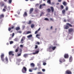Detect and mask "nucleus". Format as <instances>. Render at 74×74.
Returning a JSON list of instances; mask_svg holds the SVG:
<instances>
[{
    "label": "nucleus",
    "mask_w": 74,
    "mask_h": 74,
    "mask_svg": "<svg viewBox=\"0 0 74 74\" xmlns=\"http://www.w3.org/2000/svg\"><path fill=\"white\" fill-rule=\"evenodd\" d=\"M19 51H20V53H21V52L22 51V49H20Z\"/></svg>",
    "instance_id": "4d7b16f0"
},
{
    "label": "nucleus",
    "mask_w": 74,
    "mask_h": 74,
    "mask_svg": "<svg viewBox=\"0 0 74 74\" xmlns=\"http://www.w3.org/2000/svg\"><path fill=\"white\" fill-rule=\"evenodd\" d=\"M7 6L6 5H5L4 7V9H7Z\"/></svg>",
    "instance_id": "e433bc0d"
},
{
    "label": "nucleus",
    "mask_w": 74,
    "mask_h": 74,
    "mask_svg": "<svg viewBox=\"0 0 74 74\" xmlns=\"http://www.w3.org/2000/svg\"><path fill=\"white\" fill-rule=\"evenodd\" d=\"M32 23V21H29V22H28V24H30Z\"/></svg>",
    "instance_id": "2f4dec72"
},
{
    "label": "nucleus",
    "mask_w": 74,
    "mask_h": 74,
    "mask_svg": "<svg viewBox=\"0 0 74 74\" xmlns=\"http://www.w3.org/2000/svg\"><path fill=\"white\" fill-rule=\"evenodd\" d=\"M4 17V15L3 14H2L0 15V18L1 19Z\"/></svg>",
    "instance_id": "f3484780"
},
{
    "label": "nucleus",
    "mask_w": 74,
    "mask_h": 74,
    "mask_svg": "<svg viewBox=\"0 0 74 74\" xmlns=\"http://www.w3.org/2000/svg\"><path fill=\"white\" fill-rule=\"evenodd\" d=\"M41 7H42V5H40L39 8L40 9H41Z\"/></svg>",
    "instance_id": "3c124183"
},
{
    "label": "nucleus",
    "mask_w": 74,
    "mask_h": 74,
    "mask_svg": "<svg viewBox=\"0 0 74 74\" xmlns=\"http://www.w3.org/2000/svg\"><path fill=\"white\" fill-rule=\"evenodd\" d=\"M21 53H20L18 54V55H17V56H18V57L21 56Z\"/></svg>",
    "instance_id": "7c9ffc66"
},
{
    "label": "nucleus",
    "mask_w": 74,
    "mask_h": 74,
    "mask_svg": "<svg viewBox=\"0 0 74 74\" xmlns=\"http://www.w3.org/2000/svg\"><path fill=\"white\" fill-rule=\"evenodd\" d=\"M14 33H13L12 35V37H14Z\"/></svg>",
    "instance_id": "5fc2aeb1"
},
{
    "label": "nucleus",
    "mask_w": 74,
    "mask_h": 74,
    "mask_svg": "<svg viewBox=\"0 0 74 74\" xmlns=\"http://www.w3.org/2000/svg\"><path fill=\"white\" fill-rule=\"evenodd\" d=\"M50 20H51V21H53V19L51 18H50Z\"/></svg>",
    "instance_id": "338daca9"
},
{
    "label": "nucleus",
    "mask_w": 74,
    "mask_h": 74,
    "mask_svg": "<svg viewBox=\"0 0 74 74\" xmlns=\"http://www.w3.org/2000/svg\"><path fill=\"white\" fill-rule=\"evenodd\" d=\"M27 71V69L25 67H23L22 69V72L23 73H26Z\"/></svg>",
    "instance_id": "20e7f679"
},
{
    "label": "nucleus",
    "mask_w": 74,
    "mask_h": 74,
    "mask_svg": "<svg viewBox=\"0 0 74 74\" xmlns=\"http://www.w3.org/2000/svg\"><path fill=\"white\" fill-rule=\"evenodd\" d=\"M28 56V54H24L23 56L24 57L26 58L27 57V56Z\"/></svg>",
    "instance_id": "a211bd4d"
},
{
    "label": "nucleus",
    "mask_w": 74,
    "mask_h": 74,
    "mask_svg": "<svg viewBox=\"0 0 74 74\" xmlns=\"http://www.w3.org/2000/svg\"><path fill=\"white\" fill-rule=\"evenodd\" d=\"M38 46L37 45H35V49H37L38 48Z\"/></svg>",
    "instance_id": "58836bf2"
},
{
    "label": "nucleus",
    "mask_w": 74,
    "mask_h": 74,
    "mask_svg": "<svg viewBox=\"0 0 74 74\" xmlns=\"http://www.w3.org/2000/svg\"><path fill=\"white\" fill-rule=\"evenodd\" d=\"M27 16V13L26 12H25L24 13V14H23V17H25Z\"/></svg>",
    "instance_id": "4468645a"
},
{
    "label": "nucleus",
    "mask_w": 74,
    "mask_h": 74,
    "mask_svg": "<svg viewBox=\"0 0 74 74\" xmlns=\"http://www.w3.org/2000/svg\"><path fill=\"white\" fill-rule=\"evenodd\" d=\"M20 29V28L19 27H16V30H18Z\"/></svg>",
    "instance_id": "412c9836"
},
{
    "label": "nucleus",
    "mask_w": 74,
    "mask_h": 74,
    "mask_svg": "<svg viewBox=\"0 0 74 74\" xmlns=\"http://www.w3.org/2000/svg\"><path fill=\"white\" fill-rule=\"evenodd\" d=\"M4 54H2L1 56V60L3 61V62L4 61V59L3 58H4Z\"/></svg>",
    "instance_id": "6e6552de"
},
{
    "label": "nucleus",
    "mask_w": 74,
    "mask_h": 74,
    "mask_svg": "<svg viewBox=\"0 0 74 74\" xmlns=\"http://www.w3.org/2000/svg\"><path fill=\"white\" fill-rule=\"evenodd\" d=\"M3 11L4 12H5L6 11V10L5 9H3Z\"/></svg>",
    "instance_id": "09e8293b"
},
{
    "label": "nucleus",
    "mask_w": 74,
    "mask_h": 74,
    "mask_svg": "<svg viewBox=\"0 0 74 74\" xmlns=\"http://www.w3.org/2000/svg\"><path fill=\"white\" fill-rule=\"evenodd\" d=\"M60 7L62 9H63L64 8V7H63V5H61Z\"/></svg>",
    "instance_id": "a19ab883"
},
{
    "label": "nucleus",
    "mask_w": 74,
    "mask_h": 74,
    "mask_svg": "<svg viewBox=\"0 0 74 74\" xmlns=\"http://www.w3.org/2000/svg\"><path fill=\"white\" fill-rule=\"evenodd\" d=\"M73 29L72 28H69L68 30V31H69V32H72L73 31Z\"/></svg>",
    "instance_id": "f8f14e48"
},
{
    "label": "nucleus",
    "mask_w": 74,
    "mask_h": 74,
    "mask_svg": "<svg viewBox=\"0 0 74 74\" xmlns=\"http://www.w3.org/2000/svg\"><path fill=\"white\" fill-rule=\"evenodd\" d=\"M44 20L46 21H49V19H48L47 18H45L44 19Z\"/></svg>",
    "instance_id": "473e14b6"
},
{
    "label": "nucleus",
    "mask_w": 74,
    "mask_h": 74,
    "mask_svg": "<svg viewBox=\"0 0 74 74\" xmlns=\"http://www.w3.org/2000/svg\"><path fill=\"white\" fill-rule=\"evenodd\" d=\"M37 69V68L36 67L35 68L32 69V70H36Z\"/></svg>",
    "instance_id": "f704fd0d"
},
{
    "label": "nucleus",
    "mask_w": 74,
    "mask_h": 74,
    "mask_svg": "<svg viewBox=\"0 0 74 74\" xmlns=\"http://www.w3.org/2000/svg\"><path fill=\"white\" fill-rule=\"evenodd\" d=\"M38 51H35V53H33V55H35L38 53L39 51V49H38Z\"/></svg>",
    "instance_id": "9d476101"
},
{
    "label": "nucleus",
    "mask_w": 74,
    "mask_h": 74,
    "mask_svg": "<svg viewBox=\"0 0 74 74\" xmlns=\"http://www.w3.org/2000/svg\"><path fill=\"white\" fill-rule=\"evenodd\" d=\"M65 13V10H62V14H64Z\"/></svg>",
    "instance_id": "5701e85b"
},
{
    "label": "nucleus",
    "mask_w": 74,
    "mask_h": 74,
    "mask_svg": "<svg viewBox=\"0 0 74 74\" xmlns=\"http://www.w3.org/2000/svg\"><path fill=\"white\" fill-rule=\"evenodd\" d=\"M5 61H6V62H8V58H7V57H5Z\"/></svg>",
    "instance_id": "c85d7f7f"
},
{
    "label": "nucleus",
    "mask_w": 74,
    "mask_h": 74,
    "mask_svg": "<svg viewBox=\"0 0 74 74\" xmlns=\"http://www.w3.org/2000/svg\"><path fill=\"white\" fill-rule=\"evenodd\" d=\"M54 10L53 7H50V9L49 8L47 9V12H50L51 10V12H52L53 13L54 12Z\"/></svg>",
    "instance_id": "f03ea898"
},
{
    "label": "nucleus",
    "mask_w": 74,
    "mask_h": 74,
    "mask_svg": "<svg viewBox=\"0 0 74 74\" xmlns=\"http://www.w3.org/2000/svg\"><path fill=\"white\" fill-rule=\"evenodd\" d=\"M30 65L31 68H33L35 67V64L33 63L30 64Z\"/></svg>",
    "instance_id": "ddd939ff"
},
{
    "label": "nucleus",
    "mask_w": 74,
    "mask_h": 74,
    "mask_svg": "<svg viewBox=\"0 0 74 74\" xmlns=\"http://www.w3.org/2000/svg\"><path fill=\"white\" fill-rule=\"evenodd\" d=\"M25 39V36H23L22 38L21 39V44H23L24 42V40Z\"/></svg>",
    "instance_id": "39448f33"
},
{
    "label": "nucleus",
    "mask_w": 74,
    "mask_h": 74,
    "mask_svg": "<svg viewBox=\"0 0 74 74\" xmlns=\"http://www.w3.org/2000/svg\"><path fill=\"white\" fill-rule=\"evenodd\" d=\"M71 21V19H69L68 20H67V21H68V22H70Z\"/></svg>",
    "instance_id": "6e6d98bb"
},
{
    "label": "nucleus",
    "mask_w": 74,
    "mask_h": 74,
    "mask_svg": "<svg viewBox=\"0 0 74 74\" xmlns=\"http://www.w3.org/2000/svg\"><path fill=\"white\" fill-rule=\"evenodd\" d=\"M14 41H18V39L17 38H15L14 39Z\"/></svg>",
    "instance_id": "de8ad7c7"
},
{
    "label": "nucleus",
    "mask_w": 74,
    "mask_h": 74,
    "mask_svg": "<svg viewBox=\"0 0 74 74\" xmlns=\"http://www.w3.org/2000/svg\"><path fill=\"white\" fill-rule=\"evenodd\" d=\"M40 30V28H39L37 30V31H39V30Z\"/></svg>",
    "instance_id": "69168bd1"
},
{
    "label": "nucleus",
    "mask_w": 74,
    "mask_h": 74,
    "mask_svg": "<svg viewBox=\"0 0 74 74\" xmlns=\"http://www.w3.org/2000/svg\"><path fill=\"white\" fill-rule=\"evenodd\" d=\"M47 3H49V4H51V0H48L47 1Z\"/></svg>",
    "instance_id": "aec40b11"
},
{
    "label": "nucleus",
    "mask_w": 74,
    "mask_h": 74,
    "mask_svg": "<svg viewBox=\"0 0 74 74\" xmlns=\"http://www.w3.org/2000/svg\"><path fill=\"white\" fill-rule=\"evenodd\" d=\"M12 0H9V2L10 4H11L12 3Z\"/></svg>",
    "instance_id": "79ce46f5"
},
{
    "label": "nucleus",
    "mask_w": 74,
    "mask_h": 74,
    "mask_svg": "<svg viewBox=\"0 0 74 74\" xmlns=\"http://www.w3.org/2000/svg\"><path fill=\"white\" fill-rule=\"evenodd\" d=\"M64 22H66V20L65 19H64Z\"/></svg>",
    "instance_id": "774afa93"
},
{
    "label": "nucleus",
    "mask_w": 74,
    "mask_h": 74,
    "mask_svg": "<svg viewBox=\"0 0 74 74\" xmlns=\"http://www.w3.org/2000/svg\"><path fill=\"white\" fill-rule=\"evenodd\" d=\"M34 27V25L33 24H32L31 25V27L32 28H33Z\"/></svg>",
    "instance_id": "cd10ccee"
},
{
    "label": "nucleus",
    "mask_w": 74,
    "mask_h": 74,
    "mask_svg": "<svg viewBox=\"0 0 74 74\" xmlns=\"http://www.w3.org/2000/svg\"><path fill=\"white\" fill-rule=\"evenodd\" d=\"M46 64V63L45 62L43 63V65H45Z\"/></svg>",
    "instance_id": "49530a36"
},
{
    "label": "nucleus",
    "mask_w": 74,
    "mask_h": 74,
    "mask_svg": "<svg viewBox=\"0 0 74 74\" xmlns=\"http://www.w3.org/2000/svg\"><path fill=\"white\" fill-rule=\"evenodd\" d=\"M38 31H36V32H35V34H36L38 32Z\"/></svg>",
    "instance_id": "864d4df0"
},
{
    "label": "nucleus",
    "mask_w": 74,
    "mask_h": 74,
    "mask_svg": "<svg viewBox=\"0 0 74 74\" xmlns=\"http://www.w3.org/2000/svg\"><path fill=\"white\" fill-rule=\"evenodd\" d=\"M40 36V35L39 34H37L36 35V37H37L38 36Z\"/></svg>",
    "instance_id": "052dcab7"
},
{
    "label": "nucleus",
    "mask_w": 74,
    "mask_h": 74,
    "mask_svg": "<svg viewBox=\"0 0 74 74\" xmlns=\"http://www.w3.org/2000/svg\"><path fill=\"white\" fill-rule=\"evenodd\" d=\"M13 42H13V41H10V44H12L13 43Z\"/></svg>",
    "instance_id": "37998d69"
},
{
    "label": "nucleus",
    "mask_w": 74,
    "mask_h": 74,
    "mask_svg": "<svg viewBox=\"0 0 74 74\" xmlns=\"http://www.w3.org/2000/svg\"><path fill=\"white\" fill-rule=\"evenodd\" d=\"M59 61H60V63H62V62H63L61 59H60V60Z\"/></svg>",
    "instance_id": "c03bdc74"
},
{
    "label": "nucleus",
    "mask_w": 74,
    "mask_h": 74,
    "mask_svg": "<svg viewBox=\"0 0 74 74\" xmlns=\"http://www.w3.org/2000/svg\"><path fill=\"white\" fill-rule=\"evenodd\" d=\"M17 33L21 34V31H18L17 32Z\"/></svg>",
    "instance_id": "a18cd8bd"
},
{
    "label": "nucleus",
    "mask_w": 74,
    "mask_h": 74,
    "mask_svg": "<svg viewBox=\"0 0 74 74\" xmlns=\"http://www.w3.org/2000/svg\"><path fill=\"white\" fill-rule=\"evenodd\" d=\"M21 60H22L21 59H20L18 60V62H20L21 61Z\"/></svg>",
    "instance_id": "4c0bfd02"
},
{
    "label": "nucleus",
    "mask_w": 74,
    "mask_h": 74,
    "mask_svg": "<svg viewBox=\"0 0 74 74\" xmlns=\"http://www.w3.org/2000/svg\"><path fill=\"white\" fill-rule=\"evenodd\" d=\"M11 29H12L11 28V27H9V28H8V30L9 32H10L11 30Z\"/></svg>",
    "instance_id": "c9c22d12"
},
{
    "label": "nucleus",
    "mask_w": 74,
    "mask_h": 74,
    "mask_svg": "<svg viewBox=\"0 0 74 74\" xmlns=\"http://www.w3.org/2000/svg\"><path fill=\"white\" fill-rule=\"evenodd\" d=\"M32 69H29V71L30 72H33V70H32Z\"/></svg>",
    "instance_id": "c756f323"
},
{
    "label": "nucleus",
    "mask_w": 74,
    "mask_h": 74,
    "mask_svg": "<svg viewBox=\"0 0 74 74\" xmlns=\"http://www.w3.org/2000/svg\"><path fill=\"white\" fill-rule=\"evenodd\" d=\"M33 10L34 8H30L29 11V14H32V13L33 12Z\"/></svg>",
    "instance_id": "9b49d317"
},
{
    "label": "nucleus",
    "mask_w": 74,
    "mask_h": 74,
    "mask_svg": "<svg viewBox=\"0 0 74 74\" xmlns=\"http://www.w3.org/2000/svg\"><path fill=\"white\" fill-rule=\"evenodd\" d=\"M56 48V47H53L52 46H51L49 47V48L48 49L49 51V52H51L52 51L51 49H53V50H54Z\"/></svg>",
    "instance_id": "f257e3e1"
},
{
    "label": "nucleus",
    "mask_w": 74,
    "mask_h": 74,
    "mask_svg": "<svg viewBox=\"0 0 74 74\" xmlns=\"http://www.w3.org/2000/svg\"><path fill=\"white\" fill-rule=\"evenodd\" d=\"M4 3L3 2L1 1L0 2V5H1V7H3V6H4Z\"/></svg>",
    "instance_id": "1a4fd4ad"
},
{
    "label": "nucleus",
    "mask_w": 74,
    "mask_h": 74,
    "mask_svg": "<svg viewBox=\"0 0 74 74\" xmlns=\"http://www.w3.org/2000/svg\"><path fill=\"white\" fill-rule=\"evenodd\" d=\"M8 54H9V56L12 55V56H14V51H9V52L8 53Z\"/></svg>",
    "instance_id": "0eeeda50"
},
{
    "label": "nucleus",
    "mask_w": 74,
    "mask_h": 74,
    "mask_svg": "<svg viewBox=\"0 0 74 74\" xmlns=\"http://www.w3.org/2000/svg\"><path fill=\"white\" fill-rule=\"evenodd\" d=\"M62 60L63 62H65V60L64 59H62Z\"/></svg>",
    "instance_id": "8fccbe9b"
},
{
    "label": "nucleus",
    "mask_w": 74,
    "mask_h": 74,
    "mask_svg": "<svg viewBox=\"0 0 74 74\" xmlns=\"http://www.w3.org/2000/svg\"><path fill=\"white\" fill-rule=\"evenodd\" d=\"M32 37V34H30L28 36H27V38H28Z\"/></svg>",
    "instance_id": "4be33fe9"
},
{
    "label": "nucleus",
    "mask_w": 74,
    "mask_h": 74,
    "mask_svg": "<svg viewBox=\"0 0 74 74\" xmlns=\"http://www.w3.org/2000/svg\"><path fill=\"white\" fill-rule=\"evenodd\" d=\"M69 61L70 62H71L72 61V57L71 56L69 58Z\"/></svg>",
    "instance_id": "6ab92c4d"
},
{
    "label": "nucleus",
    "mask_w": 74,
    "mask_h": 74,
    "mask_svg": "<svg viewBox=\"0 0 74 74\" xmlns=\"http://www.w3.org/2000/svg\"><path fill=\"white\" fill-rule=\"evenodd\" d=\"M65 10H68V7H66V8H65Z\"/></svg>",
    "instance_id": "603ef678"
},
{
    "label": "nucleus",
    "mask_w": 74,
    "mask_h": 74,
    "mask_svg": "<svg viewBox=\"0 0 74 74\" xmlns=\"http://www.w3.org/2000/svg\"><path fill=\"white\" fill-rule=\"evenodd\" d=\"M65 74H72L71 71L70 70H67L65 71Z\"/></svg>",
    "instance_id": "423d86ee"
},
{
    "label": "nucleus",
    "mask_w": 74,
    "mask_h": 74,
    "mask_svg": "<svg viewBox=\"0 0 74 74\" xmlns=\"http://www.w3.org/2000/svg\"><path fill=\"white\" fill-rule=\"evenodd\" d=\"M31 33V31H27L26 32V34H30Z\"/></svg>",
    "instance_id": "393cba45"
},
{
    "label": "nucleus",
    "mask_w": 74,
    "mask_h": 74,
    "mask_svg": "<svg viewBox=\"0 0 74 74\" xmlns=\"http://www.w3.org/2000/svg\"><path fill=\"white\" fill-rule=\"evenodd\" d=\"M66 26H65V29H69V26L70 27H73V26H72L71 24L69 23H66Z\"/></svg>",
    "instance_id": "7ed1b4c3"
},
{
    "label": "nucleus",
    "mask_w": 74,
    "mask_h": 74,
    "mask_svg": "<svg viewBox=\"0 0 74 74\" xmlns=\"http://www.w3.org/2000/svg\"><path fill=\"white\" fill-rule=\"evenodd\" d=\"M53 28V27L52 26H51V27H50V29H52Z\"/></svg>",
    "instance_id": "0e129e2a"
},
{
    "label": "nucleus",
    "mask_w": 74,
    "mask_h": 74,
    "mask_svg": "<svg viewBox=\"0 0 74 74\" xmlns=\"http://www.w3.org/2000/svg\"><path fill=\"white\" fill-rule=\"evenodd\" d=\"M43 14H44V13H43V12H41L40 16H42V15H43Z\"/></svg>",
    "instance_id": "a878e982"
},
{
    "label": "nucleus",
    "mask_w": 74,
    "mask_h": 74,
    "mask_svg": "<svg viewBox=\"0 0 74 74\" xmlns=\"http://www.w3.org/2000/svg\"><path fill=\"white\" fill-rule=\"evenodd\" d=\"M35 44H38V45H39L40 44V42H36V43Z\"/></svg>",
    "instance_id": "ea45409f"
},
{
    "label": "nucleus",
    "mask_w": 74,
    "mask_h": 74,
    "mask_svg": "<svg viewBox=\"0 0 74 74\" xmlns=\"http://www.w3.org/2000/svg\"><path fill=\"white\" fill-rule=\"evenodd\" d=\"M62 0H58V2H61Z\"/></svg>",
    "instance_id": "680f3d73"
},
{
    "label": "nucleus",
    "mask_w": 74,
    "mask_h": 74,
    "mask_svg": "<svg viewBox=\"0 0 74 74\" xmlns=\"http://www.w3.org/2000/svg\"><path fill=\"white\" fill-rule=\"evenodd\" d=\"M62 4L64 5V6H66L67 5V2H65V1H64L63 3H62Z\"/></svg>",
    "instance_id": "dca6fc26"
},
{
    "label": "nucleus",
    "mask_w": 74,
    "mask_h": 74,
    "mask_svg": "<svg viewBox=\"0 0 74 74\" xmlns=\"http://www.w3.org/2000/svg\"><path fill=\"white\" fill-rule=\"evenodd\" d=\"M14 27L13 26V27H11L10 28H11V29H14Z\"/></svg>",
    "instance_id": "e2e57ef3"
},
{
    "label": "nucleus",
    "mask_w": 74,
    "mask_h": 74,
    "mask_svg": "<svg viewBox=\"0 0 74 74\" xmlns=\"http://www.w3.org/2000/svg\"><path fill=\"white\" fill-rule=\"evenodd\" d=\"M7 9L8 10H10V7L8 6V7L7 9Z\"/></svg>",
    "instance_id": "72a5a7b5"
},
{
    "label": "nucleus",
    "mask_w": 74,
    "mask_h": 74,
    "mask_svg": "<svg viewBox=\"0 0 74 74\" xmlns=\"http://www.w3.org/2000/svg\"><path fill=\"white\" fill-rule=\"evenodd\" d=\"M37 74H42V73L41 72H38L37 73Z\"/></svg>",
    "instance_id": "bb28decb"
},
{
    "label": "nucleus",
    "mask_w": 74,
    "mask_h": 74,
    "mask_svg": "<svg viewBox=\"0 0 74 74\" xmlns=\"http://www.w3.org/2000/svg\"><path fill=\"white\" fill-rule=\"evenodd\" d=\"M20 46L21 47H23V46L22 45H20Z\"/></svg>",
    "instance_id": "bf43d9fd"
},
{
    "label": "nucleus",
    "mask_w": 74,
    "mask_h": 74,
    "mask_svg": "<svg viewBox=\"0 0 74 74\" xmlns=\"http://www.w3.org/2000/svg\"><path fill=\"white\" fill-rule=\"evenodd\" d=\"M18 49H19V47L17 48L16 49V50H15V52H18Z\"/></svg>",
    "instance_id": "b1692460"
},
{
    "label": "nucleus",
    "mask_w": 74,
    "mask_h": 74,
    "mask_svg": "<svg viewBox=\"0 0 74 74\" xmlns=\"http://www.w3.org/2000/svg\"><path fill=\"white\" fill-rule=\"evenodd\" d=\"M64 57L65 58H69V55H68V54H64Z\"/></svg>",
    "instance_id": "2eb2a0df"
},
{
    "label": "nucleus",
    "mask_w": 74,
    "mask_h": 74,
    "mask_svg": "<svg viewBox=\"0 0 74 74\" xmlns=\"http://www.w3.org/2000/svg\"><path fill=\"white\" fill-rule=\"evenodd\" d=\"M42 70L43 72H44L45 71V69H42Z\"/></svg>",
    "instance_id": "13d9d810"
}]
</instances>
